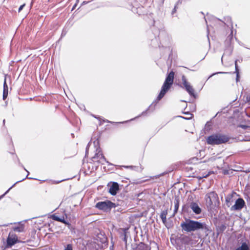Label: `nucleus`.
<instances>
[{
	"label": "nucleus",
	"instance_id": "20",
	"mask_svg": "<svg viewBox=\"0 0 250 250\" xmlns=\"http://www.w3.org/2000/svg\"><path fill=\"white\" fill-rule=\"evenodd\" d=\"M242 60H243L242 59H241L240 61L239 60H236L235 61V72L236 73V80L237 82L239 80V68H238V66L237 65V62H242Z\"/></svg>",
	"mask_w": 250,
	"mask_h": 250
},
{
	"label": "nucleus",
	"instance_id": "58",
	"mask_svg": "<svg viewBox=\"0 0 250 250\" xmlns=\"http://www.w3.org/2000/svg\"><path fill=\"white\" fill-rule=\"evenodd\" d=\"M72 135V136H74V134H71Z\"/></svg>",
	"mask_w": 250,
	"mask_h": 250
},
{
	"label": "nucleus",
	"instance_id": "25",
	"mask_svg": "<svg viewBox=\"0 0 250 250\" xmlns=\"http://www.w3.org/2000/svg\"><path fill=\"white\" fill-rule=\"evenodd\" d=\"M232 38H233L232 31H231L230 34L228 36L227 39L226 40V42H227V43H228L229 44H230V42H231V40H232Z\"/></svg>",
	"mask_w": 250,
	"mask_h": 250
},
{
	"label": "nucleus",
	"instance_id": "24",
	"mask_svg": "<svg viewBox=\"0 0 250 250\" xmlns=\"http://www.w3.org/2000/svg\"><path fill=\"white\" fill-rule=\"evenodd\" d=\"M13 230L17 232H22L23 231V227L21 226H17L13 228Z\"/></svg>",
	"mask_w": 250,
	"mask_h": 250
},
{
	"label": "nucleus",
	"instance_id": "3",
	"mask_svg": "<svg viewBox=\"0 0 250 250\" xmlns=\"http://www.w3.org/2000/svg\"><path fill=\"white\" fill-rule=\"evenodd\" d=\"M174 77L173 71H170L167 76L165 81L161 87V91L157 98L158 101L161 100L167 93L173 84Z\"/></svg>",
	"mask_w": 250,
	"mask_h": 250
},
{
	"label": "nucleus",
	"instance_id": "10",
	"mask_svg": "<svg viewBox=\"0 0 250 250\" xmlns=\"http://www.w3.org/2000/svg\"><path fill=\"white\" fill-rule=\"evenodd\" d=\"M18 242L19 241L16 234L10 232L6 240L7 248H10Z\"/></svg>",
	"mask_w": 250,
	"mask_h": 250
},
{
	"label": "nucleus",
	"instance_id": "40",
	"mask_svg": "<svg viewBox=\"0 0 250 250\" xmlns=\"http://www.w3.org/2000/svg\"><path fill=\"white\" fill-rule=\"evenodd\" d=\"M66 33L67 31L65 29H63L61 35V38L65 36V35L66 34Z\"/></svg>",
	"mask_w": 250,
	"mask_h": 250
},
{
	"label": "nucleus",
	"instance_id": "8",
	"mask_svg": "<svg viewBox=\"0 0 250 250\" xmlns=\"http://www.w3.org/2000/svg\"><path fill=\"white\" fill-rule=\"evenodd\" d=\"M150 245L151 247L143 242H140L136 246L135 250H158V245L154 241L150 242Z\"/></svg>",
	"mask_w": 250,
	"mask_h": 250
},
{
	"label": "nucleus",
	"instance_id": "47",
	"mask_svg": "<svg viewBox=\"0 0 250 250\" xmlns=\"http://www.w3.org/2000/svg\"><path fill=\"white\" fill-rule=\"evenodd\" d=\"M164 217H167V215H164L163 214H160V218H164Z\"/></svg>",
	"mask_w": 250,
	"mask_h": 250
},
{
	"label": "nucleus",
	"instance_id": "11",
	"mask_svg": "<svg viewBox=\"0 0 250 250\" xmlns=\"http://www.w3.org/2000/svg\"><path fill=\"white\" fill-rule=\"evenodd\" d=\"M119 185L117 182H113L109 188V193L112 195H115L119 190Z\"/></svg>",
	"mask_w": 250,
	"mask_h": 250
},
{
	"label": "nucleus",
	"instance_id": "39",
	"mask_svg": "<svg viewBox=\"0 0 250 250\" xmlns=\"http://www.w3.org/2000/svg\"><path fill=\"white\" fill-rule=\"evenodd\" d=\"M25 4H23L21 5L20 6V7L19 8L18 12H20L23 9V7L25 6Z\"/></svg>",
	"mask_w": 250,
	"mask_h": 250
},
{
	"label": "nucleus",
	"instance_id": "5",
	"mask_svg": "<svg viewBox=\"0 0 250 250\" xmlns=\"http://www.w3.org/2000/svg\"><path fill=\"white\" fill-rule=\"evenodd\" d=\"M115 203L111 201L106 200L104 201H101L96 203L95 208L99 210H103L104 212H107L110 211L112 208L116 207Z\"/></svg>",
	"mask_w": 250,
	"mask_h": 250
},
{
	"label": "nucleus",
	"instance_id": "45",
	"mask_svg": "<svg viewBox=\"0 0 250 250\" xmlns=\"http://www.w3.org/2000/svg\"><path fill=\"white\" fill-rule=\"evenodd\" d=\"M182 3V0H178L177 1V2L176 3L175 5H177V6H178V5L179 4H180Z\"/></svg>",
	"mask_w": 250,
	"mask_h": 250
},
{
	"label": "nucleus",
	"instance_id": "43",
	"mask_svg": "<svg viewBox=\"0 0 250 250\" xmlns=\"http://www.w3.org/2000/svg\"><path fill=\"white\" fill-rule=\"evenodd\" d=\"M161 219L162 220L163 223L164 224L166 225V224L167 223V218L166 217H164V218H161Z\"/></svg>",
	"mask_w": 250,
	"mask_h": 250
},
{
	"label": "nucleus",
	"instance_id": "37",
	"mask_svg": "<svg viewBox=\"0 0 250 250\" xmlns=\"http://www.w3.org/2000/svg\"><path fill=\"white\" fill-rule=\"evenodd\" d=\"M168 212V209L166 208L165 209H164L162 211L161 214H163L164 215H167Z\"/></svg>",
	"mask_w": 250,
	"mask_h": 250
},
{
	"label": "nucleus",
	"instance_id": "26",
	"mask_svg": "<svg viewBox=\"0 0 250 250\" xmlns=\"http://www.w3.org/2000/svg\"><path fill=\"white\" fill-rule=\"evenodd\" d=\"M24 179H22V180H20V181H17V182H16L14 185H12V186H11V187H10V188H9L7 190V191H6V192H5V193L2 195V197L4 196L6 194H7V193L9 192V190H10L12 188H13V187L15 186V185H16V184H17V183H19V182H21V181H23Z\"/></svg>",
	"mask_w": 250,
	"mask_h": 250
},
{
	"label": "nucleus",
	"instance_id": "55",
	"mask_svg": "<svg viewBox=\"0 0 250 250\" xmlns=\"http://www.w3.org/2000/svg\"><path fill=\"white\" fill-rule=\"evenodd\" d=\"M227 173H228V172H227V171H225L224 172V174H226Z\"/></svg>",
	"mask_w": 250,
	"mask_h": 250
},
{
	"label": "nucleus",
	"instance_id": "22",
	"mask_svg": "<svg viewBox=\"0 0 250 250\" xmlns=\"http://www.w3.org/2000/svg\"><path fill=\"white\" fill-rule=\"evenodd\" d=\"M182 113L184 114H185L186 115H189V116L188 117H185L182 116H178L179 117L184 119L185 120H189L193 117V115L188 111L183 112Z\"/></svg>",
	"mask_w": 250,
	"mask_h": 250
},
{
	"label": "nucleus",
	"instance_id": "57",
	"mask_svg": "<svg viewBox=\"0 0 250 250\" xmlns=\"http://www.w3.org/2000/svg\"><path fill=\"white\" fill-rule=\"evenodd\" d=\"M33 0H32V1L31 4H32V3H33Z\"/></svg>",
	"mask_w": 250,
	"mask_h": 250
},
{
	"label": "nucleus",
	"instance_id": "6",
	"mask_svg": "<svg viewBox=\"0 0 250 250\" xmlns=\"http://www.w3.org/2000/svg\"><path fill=\"white\" fill-rule=\"evenodd\" d=\"M218 199V195L214 191L207 193L205 196V200L208 208H211L213 203H215Z\"/></svg>",
	"mask_w": 250,
	"mask_h": 250
},
{
	"label": "nucleus",
	"instance_id": "14",
	"mask_svg": "<svg viewBox=\"0 0 250 250\" xmlns=\"http://www.w3.org/2000/svg\"><path fill=\"white\" fill-rule=\"evenodd\" d=\"M98 240H99L100 242L102 244V247H105L107 246L108 241L107 238L106 236L101 235V236H98Z\"/></svg>",
	"mask_w": 250,
	"mask_h": 250
},
{
	"label": "nucleus",
	"instance_id": "53",
	"mask_svg": "<svg viewBox=\"0 0 250 250\" xmlns=\"http://www.w3.org/2000/svg\"><path fill=\"white\" fill-rule=\"evenodd\" d=\"M5 119H4V120H3V125H4V124H5Z\"/></svg>",
	"mask_w": 250,
	"mask_h": 250
},
{
	"label": "nucleus",
	"instance_id": "21",
	"mask_svg": "<svg viewBox=\"0 0 250 250\" xmlns=\"http://www.w3.org/2000/svg\"><path fill=\"white\" fill-rule=\"evenodd\" d=\"M158 32H159V34L158 35V37L159 39L161 41V42H162V36H164L165 37H167V34L162 29H161V30L159 29Z\"/></svg>",
	"mask_w": 250,
	"mask_h": 250
},
{
	"label": "nucleus",
	"instance_id": "50",
	"mask_svg": "<svg viewBox=\"0 0 250 250\" xmlns=\"http://www.w3.org/2000/svg\"><path fill=\"white\" fill-rule=\"evenodd\" d=\"M113 247L114 246L113 244H112L111 246H110L109 250H113Z\"/></svg>",
	"mask_w": 250,
	"mask_h": 250
},
{
	"label": "nucleus",
	"instance_id": "13",
	"mask_svg": "<svg viewBox=\"0 0 250 250\" xmlns=\"http://www.w3.org/2000/svg\"><path fill=\"white\" fill-rule=\"evenodd\" d=\"M128 234L129 232H128L127 229H123V232L120 235V237L122 238L123 241L125 242L126 247L127 246V240Z\"/></svg>",
	"mask_w": 250,
	"mask_h": 250
},
{
	"label": "nucleus",
	"instance_id": "7",
	"mask_svg": "<svg viewBox=\"0 0 250 250\" xmlns=\"http://www.w3.org/2000/svg\"><path fill=\"white\" fill-rule=\"evenodd\" d=\"M182 83L183 84V87L188 93V94L192 97L196 98V94L194 92V90L192 85L188 82L186 77L185 75L182 76Z\"/></svg>",
	"mask_w": 250,
	"mask_h": 250
},
{
	"label": "nucleus",
	"instance_id": "52",
	"mask_svg": "<svg viewBox=\"0 0 250 250\" xmlns=\"http://www.w3.org/2000/svg\"><path fill=\"white\" fill-rule=\"evenodd\" d=\"M157 33H154V34L155 35V37L156 38V35H157Z\"/></svg>",
	"mask_w": 250,
	"mask_h": 250
},
{
	"label": "nucleus",
	"instance_id": "28",
	"mask_svg": "<svg viewBox=\"0 0 250 250\" xmlns=\"http://www.w3.org/2000/svg\"><path fill=\"white\" fill-rule=\"evenodd\" d=\"M64 250H73L72 245L71 244H68L65 247Z\"/></svg>",
	"mask_w": 250,
	"mask_h": 250
},
{
	"label": "nucleus",
	"instance_id": "33",
	"mask_svg": "<svg viewBox=\"0 0 250 250\" xmlns=\"http://www.w3.org/2000/svg\"><path fill=\"white\" fill-rule=\"evenodd\" d=\"M226 229V226L224 224L221 225L219 227V230L222 232L224 231Z\"/></svg>",
	"mask_w": 250,
	"mask_h": 250
},
{
	"label": "nucleus",
	"instance_id": "35",
	"mask_svg": "<svg viewBox=\"0 0 250 250\" xmlns=\"http://www.w3.org/2000/svg\"><path fill=\"white\" fill-rule=\"evenodd\" d=\"M61 221H59V222L63 223L65 225H70V224L67 221H66L64 218H61Z\"/></svg>",
	"mask_w": 250,
	"mask_h": 250
},
{
	"label": "nucleus",
	"instance_id": "49",
	"mask_svg": "<svg viewBox=\"0 0 250 250\" xmlns=\"http://www.w3.org/2000/svg\"><path fill=\"white\" fill-rule=\"evenodd\" d=\"M124 167H125L126 168H130L132 169L134 167L130 166H125Z\"/></svg>",
	"mask_w": 250,
	"mask_h": 250
},
{
	"label": "nucleus",
	"instance_id": "27",
	"mask_svg": "<svg viewBox=\"0 0 250 250\" xmlns=\"http://www.w3.org/2000/svg\"><path fill=\"white\" fill-rule=\"evenodd\" d=\"M51 218L53 220H55V221H61V218H60V217H59L58 216H57L55 214H53L51 216Z\"/></svg>",
	"mask_w": 250,
	"mask_h": 250
},
{
	"label": "nucleus",
	"instance_id": "59",
	"mask_svg": "<svg viewBox=\"0 0 250 250\" xmlns=\"http://www.w3.org/2000/svg\"><path fill=\"white\" fill-rule=\"evenodd\" d=\"M249 101H250V97H249V99L248 100Z\"/></svg>",
	"mask_w": 250,
	"mask_h": 250
},
{
	"label": "nucleus",
	"instance_id": "18",
	"mask_svg": "<svg viewBox=\"0 0 250 250\" xmlns=\"http://www.w3.org/2000/svg\"><path fill=\"white\" fill-rule=\"evenodd\" d=\"M233 49L231 46L230 44H229L228 46L226 48L225 50L224 54L222 56L221 58V61L223 62V58L224 55H228L230 56L232 53Z\"/></svg>",
	"mask_w": 250,
	"mask_h": 250
},
{
	"label": "nucleus",
	"instance_id": "23",
	"mask_svg": "<svg viewBox=\"0 0 250 250\" xmlns=\"http://www.w3.org/2000/svg\"><path fill=\"white\" fill-rule=\"evenodd\" d=\"M92 116L97 119L99 120V122H100V123H99V125H102L104 122H107V123H110V122L107 120H102V119L100 117H97V116L96 115H92Z\"/></svg>",
	"mask_w": 250,
	"mask_h": 250
},
{
	"label": "nucleus",
	"instance_id": "30",
	"mask_svg": "<svg viewBox=\"0 0 250 250\" xmlns=\"http://www.w3.org/2000/svg\"><path fill=\"white\" fill-rule=\"evenodd\" d=\"M3 91H8V85L6 83L5 78L4 82L3 83Z\"/></svg>",
	"mask_w": 250,
	"mask_h": 250
},
{
	"label": "nucleus",
	"instance_id": "38",
	"mask_svg": "<svg viewBox=\"0 0 250 250\" xmlns=\"http://www.w3.org/2000/svg\"><path fill=\"white\" fill-rule=\"evenodd\" d=\"M153 106V104H152L148 107V108L145 111L143 112L142 114V115H145L146 114V113L150 109V108H151Z\"/></svg>",
	"mask_w": 250,
	"mask_h": 250
},
{
	"label": "nucleus",
	"instance_id": "31",
	"mask_svg": "<svg viewBox=\"0 0 250 250\" xmlns=\"http://www.w3.org/2000/svg\"><path fill=\"white\" fill-rule=\"evenodd\" d=\"M227 73H229V72H215V73L212 74L210 76H209V77L208 78V79H209L210 78H211L212 76L217 75V74H227Z\"/></svg>",
	"mask_w": 250,
	"mask_h": 250
},
{
	"label": "nucleus",
	"instance_id": "16",
	"mask_svg": "<svg viewBox=\"0 0 250 250\" xmlns=\"http://www.w3.org/2000/svg\"><path fill=\"white\" fill-rule=\"evenodd\" d=\"M181 241L183 244L188 245L191 241V239L188 236L182 235L181 236Z\"/></svg>",
	"mask_w": 250,
	"mask_h": 250
},
{
	"label": "nucleus",
	"instance_id": "17",
	"mask_svg": "<svg viewBox=\"0 0 250 250\" xmlns=\"http://www.w3.org/2000/svg\"><path fill=\"white\" fill-rule=\"evenodd\" d=\"M174 213L173 215H174L178 211L179 207V204H180V199L178 197H175L174 199Z\"/></svg>",
	"mask_w": 250,
	"mask_h": 250
},
{
	"label": "nucleus",
	"instance_id": "29",
	"mask_svg": "<svg viewBox=\"0 0 250 250\" xmlns=\"http://www.w3.org/2000/svg\"><path fill=\"white\" fill-rule=\"evenodd\" d=\"M18 161H19V165L22 167L23 168V169L28 172V174L26 176V178H28V179H35V178H31V177H28V174H29V171H28L26 169L23 167V166L20 162V161L18 159Z\"/></svg>",
	"mask_w": 250,
	"mask_h": 250
},
{
	"label": "nucleus",
	"instance_id": "41",
	"mask_svg": "<svg viewBox=\"0 0 250 250\" xmlns=\"http://www.w3.org/2000/svg\"><path fill=\"white\" fill-rule=\"evenodd\" d=\"M242 128L244 129H247L249 127V126L247 125H240V126Z\"/></svg>",
	"mask_w": 250,
	"mask_h": 250
},
{
	"label": "nucleus",
	"instance_id": "51",
	"mask_svg": "<svg viewBox=\"0 0 250 250\" xmlns=\"http://www.w3.org/2000/svg\"><path fill=\"white\" fill-rule=\"evenodd\" d=\"M88 2H89V1H84L83 2L82 4V5L86 4L88 3Z\"/></svg>",
	"mask_w": 250,
	"mask_h": 250
},
{
	"label": "nucleus",
	"instance_id": "1",
	"mask_svg": "<svg viewBox=\"0 0 250 250\" xmlns=\"http://www.w3.org/2000/svg\"><path fill=\"white\" fill-rule=\"evenodd\" d=\"M180 227L183 232H190L202 230L206 233L209 231L208 226L205 223H202L188 218H185V221L181 223Z\"/></svg>",
	"mask_w": 250,
	"mask_h": 250
},
{
	"label": "nucleus",
	"instance_id": "54",
	"mask_svg": "<svg viewBox=\"0 0 250 250\" xmlns=\"http://www.w3.org/2000/svg\"><path fill=\"white\" fill-rule=\"evenodd\" d=\"M156 104H155L154 105V106H153V110L154 109V108H155V106Z\"/></svg>",
	"mask_w": 250,
	"mask_h": 250
},
{
	"label": "nucleus",
	"instance_id": "12",
	"mask_svg": "<svg viewBox=\"0 0 250 250\" xmlns=\"http://www.w3.org/2000/svg\"><path fill=\"white\" fill-rule=\"evenodd\" d=\"M189 207L193 212L196 214H199L202 212L201 208L196 202H192L190 204Z\"/></svg>",
	"mask_w": 250,
	"mask_h": 250
},
{
	"label": "nucleus",
	"instance_id": "42",
	"mask_svg": "<svg viewBox=\"0 0 250 250\" xmlns=\"http://www.w3.org/2000/svg\"><path fill=\"white\" fill-rule=\"evenodd\" d=\"M89 145H90V142L87 144L86 147L85 156H86L87 154H88V150Z\"/></svg>",
	"mask_w": 250,
	"mask_h": 250
},
{
	"label": "nucleus",
	"instance_id": "48",
	"mask_svg": "<svg viewBox=\"0 0 250 250\" xmlns=\"http://www.w3.org/2000/svg\"><path fill=\"white\" fill-rule=\"evenodd\" d=\"M191 108L193 109H195V105L194 104H192L191 106Z\"/></svg>",
	"mask_w": 250,
	"mask_h": 250
},
{
	"label": "nucleus",
	"instance_id": "34",
	"mask_svg": "<svg viewBox=\"0 0 250 250\" xmlns=\"http://www.w3.org/2000/svg\"><path fill=\"white\" fill-rule=\"evenodd\" d=\"M137 9L138 8L135 6H132L131 7V10L134 13H138Z\"/></svg>",
	"mask_w": 250,
	"mask_h": 250
},
{
	"label": "nucleus",
	"instance_id": "46",
	"mask_svg": "<svg viewBox=\"0 0 250 250\" xmlns=\"http://www.w3.org/2000/svg\"><path fill=\"white\" fill-rule=\"evenodd\" d=\"M64 180H60V181H55L54 183L55 184H59V183H61V182L63 181H64Z\"/></svg>",
	"mask_w": 250,
	"mask_h": 250
},
{
	"label": "nucleus",
	"instance_id": "36",
	"mask_svg": "<svg viewBox=\"0 0 250 250\" xmlns=\"http://www.w3.org/2000/svg\"><path fill=\"white\" fill-rule=\"evenodd\" d=\"M178 8V6H177V5H175L174 8L173 9L171 14L173 15L176 12L177 9Z\"/></svg>",
	"mask_w": 250,
	"mask_h": 250
},
{
	"label": "nucleus",
	"instance_id": "44",
	"mask_svg": "<svg viewBox=\"0 0 250 250\" xmlns=\"http://www.w3.org/2000/svg\"><path fill=\"white\" fill-rule=\"evenodd\" d=\"M225 19L227 21H229L230 23L231 24V20L230 17H227Z\"/></svg>",
	"mask_w": 250,
	"mask_h": 250
},
{
	"label": "nucleus",
	"instance_id": "4",
	"mask_svg": "<svg viewBox=\"0 0 250 250\" xmlns=\"http://www.w3.org/2000/svg\"><path fill=\"white\" fill-rule=\"evenodd\" d=\"M94 144L95 146L96 147L97 146V147L96 149V152L93 157H92L91 160L93 162L95 163L97 162L99 164H101L102 165H104V163H107L108 165H112L109 163L108 161H106L105 158L104 156L101 148L99 146V141L98 140L94 141Z\"/></svg>",
	"mask_w": 250,
	"mask_h": 250
},
{
	"label": "nucleus",
	"instance_id": "32",
	"mask_svg": "<svg viewBox=\"0 0 250 250\" xmlns=\"http://www.w3.org/2000/svg\"><path fill=\"white\" fill-rule=\"evenodd\" d=\"M8 91H3L2 98L3 100H5L7 98L8 96Z\"/></svg>",
	"mask_w": 250,
	"mask_h": 250
},
{
	"label": "nucleus",
	"instance_id": "15",
	"mask_svg": "<svg viewBox=\"0 0 250 250\" xmlns=\"http://www.w3.org/2000/svg\"><path fill=\"white\" fill-rule=\"evenodd\" d=\"M226 204L228 207H230L234 200L233 199V195L229 194L225 197Z\"/></svg>",
	"mask_w": 250,
	"mask_h": 250
},
{
	"label": "nucleus",
	"instance_id": "2",
	"mask_svg": "<svg viewBox=\"0 0 250 250\" xmlns=\"http://www.w3.org/2000/svg\"><path fill=\"white\" fill-rule=\"evenodd\" d=\"M229 140L230 137L227 135L221 133H215L208 136L206 139V141L208 145L214 146L225 144Z\"/></svg>",
	"mask_w": 250,
	"mask_h": 250
},
{
	"label": "nucleus",
	"instance_id": "56",
	"mask_svg": "<svg viewBox=\"0 0 250 250\" xmlns=\"http://www.w3.org/2000/svg\"><path fill=\"white\" fill-rule=\"evenodd\" d=\"M75 6V5L74 6L73 8H72V9H74Z\"/></svg>",
	"mask_w": 250,
	"mask_h": 250
},
{
	"label": "nucleus",
	"instance_id": "19",
	"mask_svg": "<svg viewBox=\"0 0 250 250\" xmlns=\"http://www.w3.org/2000/svg\"><path fill=\"white\" fill-rule=\"evenodd\" d=\"M235 250H250V245L246 242H243L241 246L238 247Z\"/></svg>",
	"mask_w": 250,
	"mask_h": 250
},
{
	"label": "nucleus",
	"instance_id": "9",
	"mask_svg": "<svg viewBox=\"0 0 250 250\" xmlns=\"http://www.w3.org/2000/svg\"><path fill=\"white\" fill-rule=\"evenodd\" d=\"M245 206H246V203L244 199L242 198H239L235 200L234 205L230 207V210L239 211Z\"/></svg>",
	"mask_w": 250,
	"mask_h": 250
}]
</instances>
